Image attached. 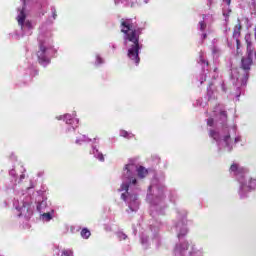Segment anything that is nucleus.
<instances>
[{"instance_id":"obj_5","label":"nucleus","mask_w":256,"mask_h":256,"mask_svg":"<svg viewBox=\"0 0 256 256\" xmlns=\"http://www.w3.org/2000/svg\"><path fill=\"white\" fill-rule=\"evenodd\" d=\"M241 29L243 26L241 25V20H237V24L234 26L232 37L233 39H240L241 37Z\"/></svg>"},{"instance_id":"obj_14","label":"nucleus","mask_w":256,"mask_h":256,"mask_svg":"<svg viewBox=\"0 0 256 256\" xmlns=\"http://www.w3.org/2000/svg\"><path fill=\"white\" fill-rule=\"evenodd\" d=\"M199 25H200V31H205V29H207V24L205 23V21H200Z\"/></svg>"},{"instance_id":"obj_3","label":"nucleus","mask_w":256,"mask_h":256,"mask_svg":"<svg viewBox=\"0 0 256 256\" xmlns=\"http://www.w3.org/2000/svg\"><path fill=\"white\" fill-rule=\"evenodd\" d=\"M129 167H131L129 164L125 166V171H127L126 177L128 178L129 183L123 182L120 188V191H126V193H122L121 195V199H123V201H127V195H129V185H137V179L131 177V170H129Z\"/></svg>"},{"instance_id":"obj_6","label":"nucleus","mask_w":256,"mask_h":256,"mask_svg":"<svg viewBox=\"0 0 256 256\" xmlns=\"http://www.w3.org/2000/svg\"><path fill=\"white\" fill-rule=\"evenodd\" d=\"M25 19H27V14H25V6H23L22 10L17 16L18 25H20L21 29L25 27Z\"/></svg>"},{"instance_id":"obj_13","label":"nucleus","mask_w":256,"mask_h":256,"mask_svg":"<svg viewBox=\"0 0 256 256\" xmlns=\"http://www.w3.org/2000/svg\"><path fill=\"white\" fill-rule=\"evenodd\" d=\"M223 141H224V143H226V147H229V141H231V135L228 134V135L224 136Z\"/></svg>"},{"instance_id":"obj_23","label":"nucleus","mask_w":256,"mask_h":256,"mask_svg":"<svg viewBox=\"0 0 256 256\" xmlns=\"http://www.w3.org/2000/svg\"><path fill=\"white\" fill-rule=\"evenodd\" d=\"M24 211H29V207H27V206L24 205V206L22 207V213H23Z\"/></svg>"},{"instance_id":"obj_10","label":"nucleus","mask_w":256,"mask_h":256,"mask_svg":"<svg viewBox=\"0 0 256 256\" xmlns=\"http://www.w3.org/2000/svg\"><path fill=\"white\" fill-rule=\"evenodd\" d=\"M209 137L214 139V141H219V139H220L219 132H217L215 130H210L209 131Z\"/></svg>"},{"instance_id":"obj_16","label":"nucleus","mask_w":256,"mask_h":256,"mask_svg":"<svg viewBox=\"0 0 256 256\" xmlns=\"http://www.w3.org/2000/svg\"><path fill=\"white\" fill-rule=\"evenodd\" d=\"M43 219H46V221H51L52 217H51V213H44L42 214Z\"/></svg>"},{"instance_id":"obj_27","label":"nucleus","mask_w":256,"mask_h":256,"mask_svg":"<svg viewBox=\"0 0 256 256\" xmlns=\"http://www.w3.org/2000/svg\"><path fill=\"white\" fill-rule=\"evenodd\" d=\"M77 145H81V140H76Z\"/></svg>"},{"instance_id":"obj_19","label":"nucleus","mask_w":256,"mask_h":256,"mask_svg":"<svg viewBox=\"0 0 256 256\" xmlns=\"http://www.w3.org/2000/svg\"><path fill=\"white\" fill-rule=\"evenodd\" d=\"M97 159H99V161H105V157L103 156V154H98Z\"/></svg>"},{"instance_id":"obj_29","label":"nucleus","mask_w":256,"mask_h":256,"mask_svg":"<svg viewBox=\"0 0 256 256\" xmlns=\"http://www.w3.org/2000/svg\"><path fill=\"white\" fill-rule=\"evenodd\" d=\"M187 231H185L183 234H178V237H181V235H185Z\"/></svg>"},{"instance_id":"obj_21","label":"nucleus","mask_w":256,"mask_h":256,"mask_svg":"<svg viewBox=\"0 0 256 256\" xmlns=\"http://www.w3.org/2000/svg\"><path fill=\"white\" fill-rule=\"evenodd\" d=\"M24 25H25L26 27H28V29H31V22L26 21V22H24Z\"/></svg>"},{"instance_id":"obj_24","label":"nucleus","mask_w":256,"mask_h":256,"mask_svg":"<svg viewBox=\"0 0 256 256\" xmlns=\"http://www.w3.org/2000/svg\"><path fill=\"white\" fill-rule=\"evenodd\" d=\"M203 39H207V33L202 34Z\"/></svg>"},{"instance_id":"obj_31","label":"nucleus","mask_w":256,"mask_h":256,"mask_svg":"<svg viewBox=\"0 0 256 256\" xmlns=\"http://www.w3.org/2000/svg\"><path fill=\"white\" fill-rule=\"evenodd\" d=\"M223 127H227V125H226V124H224V125H223Z\"/></svg>"},{"instance_id":"obj_22","label":"nucleus","mask_w":256,"mask_h":256,"mask_svg":"<svg viewBox=\"0 0 256 256\" xmlns=\"http://www.w3.org/2000/svg\"><path fill=\"white\" fill-rule=\"evenodd\" d=\"M52 17H53V19H57V11L56 10H54L52 12Z\"/></svg>"},{"instance_id":"obj_2","label":"nucleus","mask_w":256,"mask_h":256,"mask_svg":"<svg viewBox=\"0 0 256 256\" xmlns=\"http://www.w3.org/2000/svg\"><path fill=\"white\" fill-rule=\"evenodd\" d=\"M245 41L247 45V56L242 57L241 59V69L246 73H249V71H251V65H253V55L256 58V51L253 48V43L249 41V38L245 37Z\"/></svg>"},{"instance_id":"obj_15","label":"nucleus","mask_w":256,"mask_h":256,"mask_svg":"<svg viewBox=\"0 0 256 256\" xmlns=\"http://www.w3.org/2000/svg\"><path fill=\"white\" fill-rule=\"evenodd\" d=\"M61 256H73V251H71V250H63Z\"/></svg>"},{"instance_id":"obj_12","label":"nucleus","mask_w":256,"mask_h":256,"mask_svg":"<svg viewBox=\"0 0 256 256\" xmlns=\"http://www.w3.org/2000/svg\"><path fill=\"white\" fill-rule=\"evenodd\" d=\"M220 119L224 123H227V111L225 110L220 111Z\"/></svg>"},{"instance_id":"obj_30","label":"nucleus","mask_w":256,"mask_h":256,"mask_svg":"<svg viewBox=\"0 0 256 256\" xmlns=\"http://www.w3.org/2000/svg\"><path fill=\"white\" fill-rule=\"evenodd\" d=\"M237 141H239V138H235V143H237Z\"/></svg>"},{"instance_id":"obj_20","label":"nucleus","mask_w":256,"mask_h":256,"mask_svg":"<svg viewBox=\"0 0 256 256\" xmlns=\"http://www.w3.org/2000/svg\"><path fill=\"white\" fill-rule=\"evenodd\" d=\"M97 63H98L99 65H101V63H103V58L97 56Z\"/></svg>"},{"instance_id":"obj_25","label":"nucleus","mask_w":256,"mask_h":256,"mask_svg":"<svg viewBox=\"0 0 256 256\" xmlns=\"http://www.w3.org/2000/svg\"><path fill=\"white\" fill-rule=\"evenodd\" d=\"M64 118H65V119H69V118H71V115L66 114V115L64 116Z\"/></svg>"},{"instance_id":"obj_28","label":"nucleus","mask_w":256,"mask_h":256,"mask_svg":"<svg viewBox=\"0 0 256 256\" xmlns=\"http://www.w3.org/2000/svg\"><path fill=\"white\" fill-rule=\"evenodd\" d=\"M130 197H133V200H134V201H136V199H137V196H136V195L130 196Z\"/></svg>"},{"instance_id":"obj_1","label":"nucleus","mask_w":256,"mask_h":256,"mask_svg":"<svg viewBox=\"0 0 256 256\" xmlns=\"http://www.w3.org/2000/svg\"><path fill=\"white\" fill-rule=\"evenodd\" d=\"M121 33H123L125 43L127 41L132 43L128 49L127 56L131 61H134L135 65L141 63L139 57V51H141V45H139V37L143 33V28L137 26V22L133 21L132 18H122L120 20Z\"/></svg>"},{"instance_id":"obj_26","label":"nucleus","mask_w":256,"mask_h":256,"mask_svg":"<svg viewBox=\"0 0 256 256\" xmlns=\"http://www.w3.org/2000/svg\"><path fill=\"white\" fill-rule=\"evenodd\" d=\"M21 1H23V5H24V7H26V5H27V0H21Z\"/></svg>"},{"instance_id":"obj_17","label":"nucleus","mask_w":256,"mask_h":256,"mask_svg":"<svg viewBox=\"0 0 256 256\" xmlns=\"http://www.w3.org/2000/svg\"><path fill=\"white\" fill-rule=\"evenodd\" d=\"M207 125L208 127H213V125H215V120L213 118H208Z\"/></svg>"},{"instance_id":"obj_4","label":"nucleus","mask_w":256,"mask_h":256,"mask_svg":"<svg viewBox=\"0 0 256 256\" xmlns=\"http://www.w3.org/2000/svg\"><path fill=\"white\" fill-rule=\"evenodd\" d=\"M45 53H47V47L43 42H39V51L37 52V58L40 65H49L51 63V59L46 57Z\"/></svg>"},{"instance_id":"obj_18","label":"nucleus","mask_w":256,"mask_h":256,"mask_svg":"<svg viewBox=\"0 0 256 256\" xmlns=\"http://www.w3.org/2000/svg\"><path fill=\"white\" fill-rule=\"evenodd\" d=\"M120 135H121V137H125L126 139H129V137H130L129 135H131V134H129V132H127V131H122Z\"/></svg>"},{"instance_id":"obj_11","label":"nucleus","mask_w":256,"mask_h":256,"mask_svg":"<svg viewBox=\"0 0 256 256\" xmlns=\"http://www.w3.org/2000/svg\"><path fill=\"white\" fill-rule=\"evenodd\" d=\"M236 41V55H242L241 53V40L239 38L235 39Z\"/></svg>"},{"instance_id":"obj_9","label":"nucleus","mask_w":256,"mask_h":256,"mask_svg":"<svg viewBox=\"0 0 256 256\" xmlns=\"http://www.w3.org/2000/svg\"><path fill=\"white\" fill-rule=\"evenodd\" d=\"M80 235L83 239H89L91 237V231L87 228H83L80 232Z\"/></svg>"},{"instance_id":"obj_7","label":"nucleus","mask_w":256,"mask_h":256,"mask_svg":"<svg viewBox=\"0 0 256 256\" xmlns=\"http://www.w3.org/2000/svg\"><path fill=\"white\" fill-rule=\"evenodd\" d=\"M137 173L140 179H145V177L149 175V171L143 166L137 168Z\"/></svg>"},{"instance_id":"obj_8","label":"nucleus","mask_w":256,"mask_h":256,"mask_svg":"<svg viewBox=\"0 0 256 256\" xmlns=\"http://www.w3.org/2000/svg\"><path fill=\"white\" fill-rule=\"evenodd\" d=\"M230 171L235 173V175H239V173H243V168L239 167V164L234 163L230 166Z\"/></svg>"},{"instance_id":"obj_32","label":"nucleus","mask_w":256,"mask_h":256,"mask_svg":"<svg viewBox=\"0 0 256 256\" xmlns=\"http://www.w3.org/2000/svg\"><path fill=\"white\" fill-rule=\"evenodd\" d=\"M255 35H256V28H255Z\"/></svg>"}]
</instances>
